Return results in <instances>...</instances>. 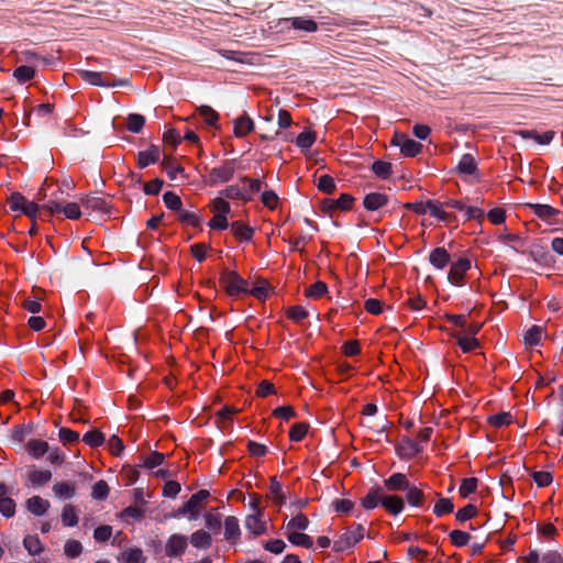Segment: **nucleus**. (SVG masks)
Instances as JSON below:
<instances>
[{
	"label": "nucleus",
	"instance_id": "nucleus-1",
	"mask_svg": "<svg viewBox=\"0 0 563 563\" xmlns=\"http://www.w3.org/2000/svg\"><path fill=\"white\" fill-rule=\"evenodd\" d=\"M219 282L231 297H238L250 291L247 282L234 271L224 269L220 275Z\"/></svg>",
	"mask_w": 563,
	"mask_h": 563
},
{
	"label": "nucleus",
	"instance_id": "nucleus-2",
	"mask_svg": "<svg viewBox=\"0 0 563 563\" xmlns=\"http://www.w3.org/2000/svg\"><path fill=\"white\" fill-rule=\"evenodd\" d=\"M79 77L97 87H117V86H129V79L111 80L109 77H103L102 73L80 69L78 70Z\"/></svg>",
	"mask_w": 563,
	"mask_h": 563
},
{
	"label": "nucleus",
	"instance_id": "nucleus-3",
	"mask_svg": "<svg viewBox=\"0 0 563 563\" xmlns=\"http://www.w3.org/2000/svg\"><path fill=\"white\" fill-rule=\"evenodd\" d=\"M236 161L235 159H225L221 165L213 167L209 172V184L214 186L220 183L230 181L235 173Z\"/></svg>",
	"mask_w": 563,
	"mask_h": 563
},
{
	"label": "nucleus",
	"instance_id": "nucleus-4",
	"mask_svg": "<svg viewBox=\"0 0 563 563\" xmlns=\"http://www.w3.org/2000/svg\"><path fill=\"white\" fill-rule=\"evenodd\" d=\"M8 203L12 211H19L23 214L27 216L31 219H34L38 211V205L34 201H29L22 194L13 192L9 199Z\"/></svg>",
	"mask_w": 563,
	"mask_h": 563
},
{
	"label": "nucleus",
	"instance_id": "nucleus-5",
	"mask_svg": "<svg viewBox=\"0 0 563 563\" xmlns=\"http://www.w3.org/2000/svg\"><path fill=\"white\" fill-rule=\"evenodd\" d=\"M209 497V492L201 489L194 494L188 501L179 507L175 514L176 517L189 515L190 520H195L200 510V504Z\"/></svg>",
	"mask_w": 563,
	"mask_h": 563
},
{
	"label": "nucleus",
	"instance_id": "nucleus-6",
	"mask_svg": "<svg viewBox=\"0 0 563 563\" xmlns=\"http://www.w3.org/2000/svg\"><path fill=\"white\" fill-rule=\"evenodd\" d=\"M188 547V539L180 533L172 534L165 543V555L168 558H177L185 553Z\"/></svg>",
	"mask_w": 563,
	"mask_h": 563
},
{
	"label": "nucleus",
	"instance_id": "nucleus-7",
	"mask_svg": "<svg viewBox=\"0 0 563 563\" xmlns=\"http://www.w3.org/2000/svg\"><path fill=\"white\" fill-rule=\"evenodd\" d=\"M393 144L399 146L401 154L406 157H415L422 151V144L404 134H396Z\"/></svg>",
	"mask_w": 563,
	"mask_h": 563
},
{
	"label": "nucleus",
	"instance_id": "nucleus-8",
	"mask_svg": "<svg viewBox=\"0 0 563 563\" xmlns=\"http://www.w3.org/2000/svg\"><path fill=\"white\" fill-rule=\"evenodd\" d=\"M471 268V262L467 258H459L451 265L449 280L454 285H461L465 273Z\"/></svg>",
	"mask_w": 563,
	"mask_h": 563
},
{
	"label": "nucleus",
	"instance_id": "nucleus-9",
	"mask_svg": "<svg viewBox=\"0 0 563 563\" xmlns=\"http://www.w3.org/2000/svg\"><path fill=\"white\" fill-rule=\"evenodd\" d=\"M354 198L349 194H342L338 199H324L322 206L324 210H342L346 211L351 209Z\"/></svg>",
	"mask_w": 563,
	"mask_h": 563
},
{
	"label": "nucleus",
	"instance_id": "nucleus-10",
	"mask_svg": "<svg viewBox=\"0 0 563 563\" xmlns=\"http://www.w3.org/2000/svg\"><path fill=\"white\" fill-rule=\"evenodd\" d=\"M397 451L402 457H413L422 452V446L418 441H413L410 438H402L397 446Z\"/></svg>",
	"mask_w": 563,
	"mask_h": 563
},
{
	"label": "nucleus",
	"instance_id": "nucleus-11",
	"mask_svg": "<svg viewBox=\"0 0 563 563\" xmlns=\"http://www.w3.org/2000/svg\"><path fill=\"white\" fill-rule=\"evenodd\" d=\"M380 505L391 515H398L404 510L405 503L400 496L385 495L382 493Z\"/></svg>",
	"mask_w": 563,
	"mask_h": 563
},
{
	"label": "nucleus",
	"instance_id": "nucleus-12",
	"mask_svg": "<svg viewBox=\"0 0 563 563\" xmlns=\"http://www.w3.org/2000/svg\"><path fill=\"white\" fill-rule=\"evenodd\" d=\"M409 484L407 476L402 473H394L384 481V486L390 492H405Z\"/></svg>",
	"mask_w": 563,
	"mask_h": 563
},
{
	"label": "nucleus",
	"instance_id": "nucleus-13",
	"mask_svg": "<svg viewBox=\"0 0 563 563\" xmlns=\"http://www.w3.org/2000/svg\"><path fill=\"white\" fill-rule=\"evenodd\" d=\"M159 147L156 145H152L150 148L139 152L137 166L140 168H145L151 164H155L159 159Z\"/></svg>",
	"mask_w": 563,
	"mask_h": 563
},
{
	"label": "nucleus",
	"instance_id": "nucleus-14",
	"mask_svg": "<svg viewBox=\"0 0 563 563\" xmlns=\"http://www.w3.org/2000/svg\"><path fill=\"white\" fill-rule=\"evenodd\" d=\"M241 536L239 520L234 516H229L224 520V539L230 543H235Z\"/></svg>",
	"mask_w": 563,
	"mask_h": 563
},
{
	"label": "nucleus",
	"instance_id": "nucleus-15",
	"mask_svg": "<svg viewBox=\"0 0 563 563\" xmlns=\"http://www.w3.org/2000/svg\"><path fill=\"white\" fill-rule=\"evenodd\" d=\"M254 130V122L250 115L244 112L238 119L234 120V135L238 137H244Z\"/></svg>",
	"mask_w": 563,
	"mask_h": 563
},
{
	"label": "nucleus",
	"instance_id": "nucleus-16",
	"mask_svg": "<svg viewBox=\"0 0 563 563\" xmlns=\"http://www.w3.org/2000/svg\"><path fill=\"white\" fill-rule=\"evenodd\" d=\"M80 203L86 209H90L92 211H98L102 213L109 212L108 202L102 197L86 196L80 199Z\"/></svg>",
	"mask_w": 563,
	"mask_h": 563
},
{
	"label": "nucleus",
	"instance_id": "nucleus-17",
	"mask_svg": "<svg viewBox=\"0 0 563 563\" xmlns=\"http://www.w3.org/2000/svg\"><path fill=\"white\" fill-rule=\"evenodd\" d=\"M388 197L380 192H369L364 197L363 206L368 211H376L379 208L386 206Z\"/></svg>",
	"mask_w": 563,
	"mask_h": 563
},
{
	"label": "nucleus",
	"instance_id": "nucleus-18",
	"mask_svg": "<svg viewBox=\"0 0 563 563\" xmlns=\"http://www.w3.org/2000/svg\"><path fill=\"white\" fill-rule=\"evenodd\" d=\"M451 256L444 247H435L429 255L430 264L437 269H443L450 263Z\"/></svg>",
	"mask_w": 563,
	"mask_h": 563
},
{
	"label": "nucleus",
	"instance_id": "nucleus-19",
	"mask_svg": "<svg viewBox=\"0 0 563 563\" xmlns=\"http://www.w3.org/2000/svg\"><path fill=\"white\" fill-rule=\"evenodd\" d=\"M291 24V27L295 30L305 31L308 33L316 32L318 30V24L312 19H308L305 16H295L285 20Z\"/></svg>",
	"mask_w": 563,
	"mask_h": 563
},
{
	"label": "nucleus",
	"instance_id": "nucleus-20",
	"mask_svg": "<svg viewBox=\"0 0 563 563\" xmlns=\"http://www.w3.org/2000/svg\"><path fill=\"white\" fill-rule=\"evenodd\" d=\"M262 514L249 515L245 519V528L254 536L265 533L266 523L261 519Z\"/></svg>",
	"mask_w": 563,
	"mask_h": 563
},
{
	"label": "nucleus",
	"instance_id": "nucleus-21",
	"mask_svg": "<svg viewBox=\"0 0 563 563\" xmlns=\"http://www.w3.org/2000/svg\"><path fill=\"white\" fill-rule=\"evenodd\" d=\"M26 508L35 516H43L49 508V503L40 496H33L27 499Z\"/></svg>",
	"mask_w": 563,
	"mask_h": 563
},
{
	"label": "nucleus",
	"instance_id": "nucleus-22",
	"mask_svg": "<svg viewBox=\"0 0 563 563\" xmlns=\"http://www.w3.org/2000/svg\"><path fill=\"white\" fill-rule=\"evenodd\" d=\"M230 229L235 238L240 241L249 242L252 240L254 230L250 225H246L240 221H234L230 224Z\"/></svg>",
	"mask_w": 563,
	"mask_h": 563
},
{
	"label": "nucleus",
	"instance_id": "nucleus-23",
	"mask_svg": "<svg viewBox=\"0 0 563 563\" xmlns=\"http://www.w3.org/2000/svg\"><path fill=\"white\" fill-rule=\"evenodd\" d=\"M190 543L197 549H208L211 547L212 538L205 530H197L190 536Z\"/></svg>",
	"mask_w": 563,
	"mask_h": 563
},
{
	"label": "nucleus",
	"instance_id": "nucleus-24",
	"mask_svg": "<svg viewBox=\"0 0 563 563\" xmlns=\"http://www.w3.org/2000/svg\"><path fill=\"white\" fill-rule=\"evenodd\" d=\"M220 194L221 196L228 199H240L244 201L252 200V195H250L246 190L240 188L238 185L228 186Z\"/></svg>",
	"mask_w": 563,
	"mask_h": 563
},
{
	"label": "nucleus",
	"instance_id": "nucleus-25",
	"mask_svg": "<svg viewBox=\"0 0 563 563\" xmlns=\"http://www.w3.org/2000/svg\"><path fill=\"white\" fill-rule=\"evenodd\" d=\"M119 561L122 563H145L146 558L144 556L142 549L132 548L123 551Z\"/></svg>",
	"mask_w": 563,
	"mask_h": 563
},
{
	"label": "nucleus",
	"instance_id": "nucleus-26",
	"mask_svg": "<svg viewBox=\"0 0 563 563\" xmlns=\"http://www.w3.org/2000/svg\"><path fill=\"white\" fill-rule=\"evenodd\" d=\"M286 537L294 545L302 547L305 549H310L313 544L312 538L302 532L289 531L286 532Z\"/></svg>",
	"mask_w": 563,
	"mask_h": 563
},
{
	"label": "nucleus",
	"instance_id": "nucleus-27",
	"mask_svg": "<svg viewBox=\"0 0 563 563\" xmlns=\"http://www.w3.org/2000/svg\"><path fill=\"white\" fill-rule=\"evenodd\" d=\"M457 170L464 175H474L477 172L474 156L472 154H464L457 164Z\"/></svg>",
	"mask_w": 563,
	"mask_h": 563
},
{
	"label": "nucleus",
	"instance_id": "nucleus-28",
	"mask_svg": "<svg viewBox=\"0 0 563 563\" xmlns=\"http://www.w3.org/2000/svg\"><path fill=\"white\" fill-rule=\"evenodd\" d=\"M406 499L408 504L412 507H421L424 499V494L422 489L411 484L406 488Z\"/></svg>",
	"mask_w": 563,
	"mask_h": 563
},
{
	"label": "nucleus",
	"instance_id": "nucleus-29",
	"mask_svg": "<svg viewBox=\"0 0 563 563\" xmlns=\"http://www.w3.org/2000/svg\"><path fill=\"white\" fill-rule=\"evenodd\" d=\"M529 208L533 213L542 220H550L559 214V210L552 208L549 205L530 203Z\"/></svg>",
	"mask_w": 563,
	"mask_h": 563
},
{
	"label": "nucleus",
	"instance_id": "nucleus-30",
	"mask_svg": "<svg viewBox=\"0 0 563 563\" xmlns=\"http://www.w3.org/2000/svg\"><path fill=\"white\" fill-rule=\"evenodd\" d=\"M53 492L59 499H70L75 496L76 488L73 484L59 482L54 484Z\"/></svg>",
	"mask_w": 563,
	"mask_h": 563
},
{
	"label": "nucleus",
	"instance_id": "nucleus-31",
	"mask_svg": "<svg viewBox=\"0 0 563 563\" xmlns=\"http://www.w3.org/2000/svg\"><path fill=\"white\" fill-rule=\"evenodd\" d=\"M382 493L380 488L371 489L362 499V506L367 510L376 508L382 501Z\"/></svg>",
	"mask_w": 563,
	"mask_h": 563
},
{
	"label": "nucleus",
	"instance_id": "nucleus-32",
	"mask_svg": "<svg viewBox=\"0 0 563 563\" xmlns=\"http://www.w3.org/2000/svg\"><path fill=\"white\" fill-rule=\"evenodd\" d=\"M26 450L33 457L38 459L48 452V443L42 440H31Z\"/></svg>",
	"mask_w": 563,
	"mask_h": 563
},
{
	"label": "nucleus",
	"instance_id": "nucleus-33",
	"mask_svg": "<svg viewBox=\"0 0 563 563\" xmlns=\"http://www.w3.org/2000/svg\"><path fill=\"white\" fill-rule=\"evenodd\" d=\"M309 526V519L303 514H298L294 518H291L286 525V532L289 531H303Z\"/></svg>",
	"mask_w": 563,
	"mask_h": 563
},
{
	"label": "nucleus",
	"instance_id": "nucleus-34",
	"mask_svg": "<svg viewBox=\"0 0 563 563\" xmlns=\"http://www.w3.org/2000/svg\"><path fill=\"white\" fill-rule=\"evenodd\" d=\"M62 522L66 527H75L78 523V515L76 508L67 504L62 511Z\"/></svg>",
	"mask_w": 563,
	"mask_h": 563
},
{
	"label": "nucleus",
	"instance_id": "nucleus-35",
	"mask_svg": "<svg viewBox=\"0 0 563 563\" xmlns=\"http://www.w3.org/2000/svg\"><path fill=\"white\" fill-rule=\"evenodd\" d=\"M178 219L181 223L198 228L201 223V218L194 211L180 209L178 211Z\"/></svg>",
	"mask_w": 563,
	"mask_h": 563
},
{
	"label": "nucleus",
	"instance_id": "nucleus-36",
	"mask_svg": "<svg viewBox=\"0 0 563 563\" xmlns=\"http://www.w3.org/2000/svg\"><path fill=\"white\" fill-rule=\"evenodd\" d=\"M35 70L31 66L22 65L14 69L13 77L20 82L25 84L26 81L34 78Z\"/></svg>",
	"mask_w": 563,
	"mask_h": 563
},
{
	"label": "nucleus",
	"instance_id": "nucleus-37",
	"mask_svg": "<svg viewBox=\"0 0 563 563\" xmlns=\"http://www.w3.org/2000/svg\"><path fill=\"white\" fill-rule=\"evenodd\" d=\"M82 441L90 448H98L104 443V435L98 430H91L84 434Z\"/></svg>",
	"mask_w": 563,
	"mask_h": 563
},
{
	"label": "nucleus",
	"instance_id": "nucleus-38",
	"mask_svg": "<svg viewBox=\"0 0 563 563\" xmlns=\"http://www.w3.org/2000/svg\"><path fill=\"white\" fill-rule=\"evenodd\" d=\"M200 117L203 119L206 124L216 128L219 120V114L209 106H201L198 109Z\"/></svg>",
	"mask_w": 563,
	"mask_h": 563
},
{
	"label": "nucleus",
	"instance_id": "nucleus-39",
	"mask_svg": "<svg viewBox=\"0 0 563 563\" xmlns=\"http://www.w3.org/2000/svg\"><path fill=\"white\" fill-rule=\"evenodd\" d=\"M454 509V505L450 498L441 497L433 508V514L437 517H442L444 515L451 514Z\"/></svg>",
	"mask_w": 563,
	"mask_h": 563
},
{
	"label": "nucleus",
	"instance_id": "nucleus-40",
	"mask_svg": "<svg viewBox=\"0 0 563 563\" xmlns=\"http://www.w3.org/2000/svg\"><path fill=\"white\" fill-rule=\"evenodd\" d=\"M145 124V118L137 113H131L128 117L126 128L132 133H139L142 131Z\"/></svg>",
	"mask_w": 563,
	"mask_h": 563
},
{
	"label": "nucleus",
	"instance_id": "nucleus-41",
	"mask_svg": "<svg viewBox=\"0 0 563 563\" xmlns=\"http://www.w3.org/2000/svg\"><path fill=\"white\" fill-rule=\"evenodd\" d=\"M427 212H429L432 217L437 218L438 220L446 221L449 213L443 211L442 205L433 201L428 200L426 201Z\"/></svg>",
	"mask_w": 563,
	"mask_h": 563
},
{
	"label": "nucleus",
	"instance_id": "nucleus-42",
	"mask_svg": "<svg viewBox=\"0 0 563 563\" xmlns=\"http://www.w3.org/2000/svg\"><path fill=\"white\" fill-rule=\"evenodd\" d=\"M23 545L31 555H37L42 552V543L36 536H26Z\"/></svg>",
	"mask_w": 563,
	"mask_h": 563
},
{
	"label": "nucleus",
	"instance_id": "nucleus-43",
	"mask_svg": "<svg viewBox=\"0 0 563 563\" xmlns=\"http://www.w3.org/2000/svg\"><path fill=\"white\" fill-rule=\"evenodd\" d=\"M314 142L316 133L311 131H303L296 139V145L301 150L310 148Z\"/></svg>",
	"mask_w": 563,
	"mask_h": 563
},
{
	"label": "nucleus",
	"instance_id": "nucleus-44",
	"mask_svg": "<svg viewBox=\"0 0 563 563\" xmlns=\"http://www.w3.org/2000/svg\"><path fill=\"white\" fill-rule=\"evenodd\" d=\"M110 488L104 481H98L92 486L91 496L96 500H104L109 496Z\"/></svg>",
	"mask_w": 563,
	"mask_h": 563
},
{
	"label": "nucleus",
	"instance_id": "nucleus-45",
	"mask_svg": "<svg viewBox=\"0 0 563 563\" xmlns=\"http://www.w3.org/2000/svg\"><path fill=\"white\" fill-rule=\"evenodd\" d=\"M456 340L459 346L462 349L464 353L472 352L479 346L478 340L473 336L459 335L456 336Z\"/></svg>",
	"mask_w": 563,
	"mask_h": 563
},
{
	"label": "nucleus",
	"instance_id": "nucleus-46",
	"mask_svg": "<svg viewBox=\"0 0 563 563\" xmlns=\"http://www.w3.org/2000/svg\"><path fill=\"white\" fill-rule=\"evenodd\" d=\"M30 482L32 485L42 486L48 483L52 478V472L48 470L45 471H33L30 476Z\"/></svg>",
	"mask_w": 563,
	"mask_h": 563
},
{
	"label": "nucleus",
	"instance_id": "nucleus-47",
	"mask_svg": "<svg viewBox=\"0 0 563 563\" xmlns=\"http://www.w3.org/2000/svg\"><path fill=\"white\" fill-rule=\"evenodd\" d=\"M374 174L383 179H386L391 174V164L384 161H375L372 165Z\"/></svg>",
	"mask_w": 563,
	"mask_h": 563
},
{
	"label": "nucleus",
	"instance_id": "nucleus-48",
	"mask_svg": "<svg viewBox=\"0 0 563 563\" xmlns=\"http://www.w3.org/2000/svg\"><path fill=\"white\" fill-rule=\"evenodd\" d=\"M477 483L478 481L475 477L464 478L459 488L460 495L465 498L475 493L477 489Z\"/></svg>",
	"mask_w": 563,
	"mask_h": 563
},
{
	"label": "nucleus",
	"instance_id": "nucleus-49",
	"mask_svg": "<svg viewBox=\"0 0 563 563\" xmlns=\"http://www.w3.org/2000/svg\"><path fill=\"white\" fill-rule=\"evenodd\" d=\"M477 512V507L472 504H468L465 507L457 510V512L455 514V518L460 522H465L472 519L474 516H476Z\"/></svg>",
	"mask_w": 563,
	"mask_h": 563
},
{
	"label": "nucleus",
	"instance_id": "nucleus-50",
	"mask_svg": "<svg viewBox=\"0 0 563 563\" xmlns=\"http://www.w3.org/2000/svg\"><path fill=\"white\" fill-rule=\"evenodd\" d=\"M452 544L455 547H464L471 540V534L462 530H453L449 534Z\"/></svg>",
	"mask_w": 563,
	"mask_h": 563
},
{
	"label": "nucleus",
	"instance_id": "nucleus-51",
	"mask_svg": "<svg viewBox=\"0 0 563 563\" xmlns=\"http://www.w3.org/2000/svg\"><path fill=\"white\" fill-rule=\"evenodd\" d=\"M511 421L512 417L509 412H500L488 418L489 424L496 428L508 426Z\"/></svg>",
	"mask_w": 563,
	"mask_h": 563
},
{
	"label": "nucleus",
	"instance_id": "nucleus-52",
	"mask_svg": "<svg viewBox=\"0 0 563 563\" xmlns=\"http://www.w3.org/2000/svg\"><path fill=\"white\" fill-rule=\"evenodd\" d=\"M308 431V424L305 422L295 423L289 431V438L291 441H301Z\"/></svg>",
	"mask_w": 563,
	"mask_h": 563
},
{
	"label": "nucleus",
	"instance_id": "nucleus-53",
	"mask_svg": "<svg viewBox=\"0 0 563 563\" xmlns=\"http://www.w3.org/2000/svg\"><path fill=\"white\" fill-rule=\"evenodd\" d=\"M542 338V329L538 325L530 328L525 334V342L531 346L538 345Z\"/></svg>",
	"mask_w": 563,
	"mask_h": 563
},
{
	"label": "nucleus",
	"instance_id": "nucleus-54",
	"mask_svg": "<svg viewBox=\"0 0 563 563\" xmlns=\"http://www.w3.org/2000/svg\"><path fill=\"white\" fill-rule=\"evenodd\" d=\"M163 200H164L165 206L170 210L178 212L181 209V200H180L179 196H177L173 191L165 192L163 196Z\"/></svg>",
	"mask_w": 563,
	"mask_h": 563
},
{
	"label": "nucleus",
	"instance_id": "nucleus-55",
	"mask_svg": "<svg viewBox=\"0 0 563 563\" xmlns=\"http://www.w3.org/2000/svg\"><path fill=\"white\" fill-rule=\"evenodd\" d=\"M211 209L216 214H229L231 211L230 203L222 197H218L211 202Z\"/></svg>",
	"mask_w": 563,
	"mask_h": 563
},
{
	"label": "nucleus",
	"instance_id": "nucleus-56",
	"mask_svg": "<svg viewBox=\"0 0 563 563\" xmlns=\"http://www.w3.org/2000/svg\"><path fill=\"white\" fill-rule=\"evenodd\" d=\"M64 551L68 558L75 559L81 554L82 545L77 540H68L65 543Z\"/></svg>",
	"mask_w": 563,
	"mask_h": 563
},
{
	"label": "nucleus",
	"instance_id": "nucleus-57",
	"mask_svg": "<svg viewBox=\"0 0 563 563\" xmlns=\"http://www.w3.org/2000/svg\"><path fill=\"white\" fill-rule=\"evenodd\" d=\"M164 460H165V455L163 453L155 451V452H152L151 454H148L144 459L143 466L152 470V468L163 464Z\"/></svg>",
	"mask_w": 563,
	"mask_h": 563
},
{
	"label": "nucleus",
	"instance_id": "nucleus-58",
	"mask_svg": "<svg viewBox=\"0 0 563 563\" xmlns=\"http://www.w3.org/2000/svg\"><path fill=\"white\" fill-rule=\"evenodd\" d=\"M328 291V286L323 282H316L307 290L306 296L312 298H320Z\"/></svg>",
	"mask_w": 563,
	"mask_h": 563
},
{
	"label": "nucleus",
	"instance_id": "nucleus-59",
	"mask_svg": "<svg viewBox=\"0 0 563 563\" xmlns=\"http://www.w3.org/2000/svg\"><path fill=\"white\" fill-rule=\"evenodd\" d=\"M0 514H2L7 518L14 516L15 503L12 498H10V497L0 498Z\"/></svg>",
	"mask_w": 563,
	"mask_h": 563
},
{
	"label": "nucleus",
	"instance_id": "nucleus-60",
	"mask_svg": "<svg viewBox=\"0 0 563 563\" xmlns=\"http://www.w3.org/2000/svg\"><path fill=\"white\" fill-rule=\"evenodd\" d=\"M317 187L323 192L331 194L335 189V183L331 176L322 175L318 179Z\"/></svg>",
	"mask_w": 563,
	"mask_h": 563
},
{
	"label": "nucleus",
	"instance_id": "nucleus-61",
	"mask_svg": "<svg viewBox=\"0 0 563 563\" xmlns=\"http://www.w3.org/2000/svg\"><path fill=\"white\" fill-rule=\"evenodd\" d=\"M287 316L295 322H301L308 317V311L302 306H292L288 308Z\"/></svg>",
	"mask_w": 563,
	"mask_h": 563
},
{
	"label": "nucleus",
	"instance_id": "nucleus-62",
	"mask_svg": "<svg viewBox=\"0 0 563 563\" xmlns=\"http://www.w3.org/2000/svg\"><path fill=\"white\" fill-rule=\"evenodd\" d=\"M532 478L539 487H545L552 483L553 476L550 472L538 471L532 473Z\"/></svg>",
	"mask_w": 563,
	"mask_h": 563
},
{
	"label": "nucleus",
	"instance_id": "nucleus-63",
	"mask_svg": "<svg viewBox=\"0 0 563 563\" xmlns=\"http://www.w3.org/2000/svg\"><path fill=\"white\" fill-rule=\"evenodd\" d=\"M112 536V527L111 526H99L93 531V538L97 542H106Z\"/></svg>",
	"mask_w": 563,
	"mask_h": 563
},
{
	"label": "nucleus",
	"instance_id": "nucleus-64",
	"mask_svg": "<svg viewBox=\"0 0 563 563\" xmlns=\"http://www.w3.org/2000/svg\"><path fill=\"white\" fill-rule=\"evenodd\" d=\"M345 539L350 541L353 545H355L360 540L364 537V528L361 525H357L351 530L344 532Z\"/></svg>",
	"mask_w": 563,
	"mask_h": 563
}]
</instances>
